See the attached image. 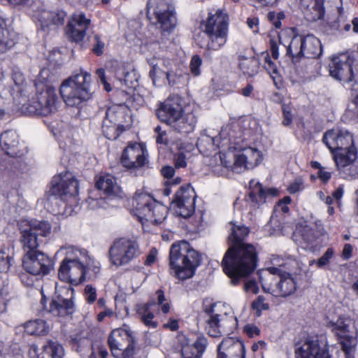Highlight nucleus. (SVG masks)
<instances>
[{
  "instance_id": "f257e3e1",
  "label": "nucleus",
  "mask_w": 358,
  "mask_h": 358,
  "mask_svg": "<svg viewBox=\"0 0 358 358\" xmlns=\"http://www.w3.org/2000/svg\"><path fill=\"white\" fill-rule=\"evenodd\" d=\"M325 323L337 337L346 358H352V354L357 346L358 337V331L353 320L342 316L334 308H331L326 314ZM295 357L330 358L325 347L321 346L317 339L312 338H306L296 345Z\"/></svg>"
},
{
  "instance_id": "f03ea898",
  "label": "nucleus",
  "mask_w": 358,
  "mask_h": 358,
  "mask_svg": "<svg viewBox=\"0 0 358 358\" xmlns=\"http://www.w3.org/2000/svg\"><path fill=\"white\" fill-rule=\"evenodd\" d=\"M229 238L232 245L226 252L222 264L224 273L236 285L241 278L254 271L257 266V253L254 245L243 242L249 234L248 227L231 222L229 224Z\"/></svg>"
},
{
  "instance_id": "7ed1b4c3",
  "label": "nucleus",
  "mask_w": 358,
  "mask_h": 358,
  "mask_svg": "<svg viewBox=\"0 0 358 358\" xmlns=\"http://www.w3.org/2000/svg\"><path fill=\"white\" fill-rule=\"evenodd\" d=\"M56 255L65 256L59 266L58 277L71 285H77L83 282L88 270L94 273L99 271L100 263L85 249L67 245L61 248Z\"/></svg>"
},
{
  "instance_id": "20e7f679",
  "label": "nucleus",
  "mask_w": 358,
  "mask_h": 358,
  "mask_svg": "<svg viewBox=\"0 0 358 358\" xmlns=\"http://www.w3.org/2000/svg\"><path fill=\"white\" fill-rule=\"evenodd\" d=\"M323 142L333 154L338 170L351 166L357 158L353 136L345 129L334 128L327 131L324 135Z\"/></svg>"
},
{
  "instance_id": "39448f33",
  "label": "nucleus",
  "mask_w": 358,
  "mask_h": 358,
  "mask_svg": "<svg viewBox=\"0 0 358 358\" xmlns=\"http://www.w3.org/2000/svg\"><path fill=\"white\" fill-rule=\"evenodd\" d=\"M171 273L179 280L192 278L201 263V256L187 241L172 244L169 252Z\"/></svg>"
},
{
  "instance_id": "423d86ee",
  "label": "nucleus",
  "mask_w": 358,
  "mask_h": 358,
  "mask_svg": "<svg viewBox=\"0 0 358 358\" xmlns=\"http://www.w3.org/2000/svg\"><path fill=\"white\" fill-rule=\"evenodd\" d=\"M281 44L287 47V52L294 62H299L302 57L315 58L322 53L320 41L313 35L306 36L295 35L292 29H285L279 34Z\"/></svg>"
},
{
  "instance_id": "0eeeda50",
  "label": "nucleus",
  "mask_w": 358,
  "mask_h": 358,
  "mask_svg": "<svg viewBox=\"0 0 358 358\" xmlns=\"http://www.w3.org/2000/svg\"><path fill=\"white\" fill-rule=\"evenodd\" d=\"M158 118L175 131L188 134L192 132L197 122L195 114L192 112L182 114V107L178 97L166 99L158 108Z\"/></svg>"
},
{
  "instance_id": "6e6552de",
  "label": "nucleus",
  "mask_w": 358,
  "mask_h": 358,
  "mask_svg": "<svg viewBox=\"0 0 358 358\" xmlns=\"http://www.w3.org/2000/svg\"><path fill=\"white\" fill-rule=\"evenodd\" d=\"M91 83V74L83 69L64 80L60 87V94L66 104L74 107L90 99L92 96Z\"/></svg>"
},
{
  "instance_id": "1a4fd4ad",
  "label": "nucleus",
  "mask_w": 358,
  "mask_h": 358,
  "mask_svg": "<svg viewBox=\"0 0 358 358\" xmlns=\"http://www.w3.org/2000/svg\"><path fill=\"white\" fill-rule=\"evenodd\" d=\"M259 278L264 292L275 296L286 297L296 289V284L290 273L275 267L259 271Z\"/></svg>"
},
{
  "instance_id": "9d476101",
  "label": "nucleus",
  "mask_w": 358,
  "mask_h": 358,
  "mask_svg": "<svg viewBox=\"0 0 358 358\" xmlns=\"http://www.w3.org/2000/svg\"><path fill=\"white\" fill-rule=\"evenodd\" d=\"M48 74V69L41 71L36 85L38 89L41 85H44V87H41V92L33 97L28 103L24 105L27 113L46 116L57 110L56 90L53 87L45 85Z\"/></svg>"
},
{
  "instance_id": "9b49d317",
  "label": "nucleus",
  "mask_w": 358,
  "mask_h": 358,
  "mask_svg": "<svg viewBox=\"0 0 358 358\" xmlns=\"http://www.w3.org/2000/svg\"><path fill=\"white\" fill-rule=\"evenodd\" d=\"M131 210L142 224L146 222L158 224L163 222L167 215V208L157 202L150 194L138 190L131 201Z\"/></svg>"
},
{
  "instance_id": "f8f14e48",
  "label": "nucleus",
  "mask_w": 358,
  "mask_h": 358,
  "mask_svg": "<svg viewBox=\"0 0 358 358\" xmlns=\"http://www.w3.org/2000/svg\"><path fill=\"white\" fill-rule=\"evenodd\" d=\"M221 164L234 172L240 173L246 169H252L259 166L264 159L262 151L256 146L245 147L234 152H219Z\"/></svg>"
},
{
  "instance_id": "ddd939ff",
  "label": "nucleus",
  "mask_w": 358,
  "mask_h": 358,
  "mask_svg": "<svg viewBox=\"0 0 358 358\" xmlns=\"http://www.w3.org/2000/svg\"><path fill=\"white\" fill-rule=\"evenodd\" d=\"M228 15L221 9L210 13L201 22V28L208 36L207 48L212 50L221 49L228 38Z\"/></svg>"
},
{
  "instance_id": "4468645a",
  "label": "nucleus",
  "mask_w": 358,
  "mask_h": 358,
  "mask_svg": "<svg viewBox=\"0 0 358 358\" xmlns=\"http://www.w3.org/2000/svg\"><path fill=\"white\" fill-rule=\"evenodd\" d=\"M150 66L149 77L155 86H162L168 83L173 85L180 83L183 77L181 65L166 58L152 57L147 59Z\"/></svg>"
},
{
  "instance_id": "2eb2a0df",
  "label": "nucleus",
  "mask_w": 358,
  "mask_h": 358,
  "mask_svg": "<svg viewBox=\"0 0 358 358\" xmlns=\"http://www.w3.org/2000/svg\"><path fill=\"white\" fill-rule=\"evenodd\" d=\"M50 192L59 199H56L57 203L62 201L63 205L73 206L77 203V196L78 194V184L72 173L66 171L59 175L55 176L51 182ZM73 209L71 206L69 209L64 211L59 210L58 213L71 215Z\"/></svg>"
},
{
  "instance_id": "dca6fc26",
  "label": "nucleus",
  "mask_w": 358,
  "mask_h": 358,
  "mask_svg": "<svg viewBox=\"0 0 358 358\" xmlns=\"http://www.w3.org/2000/svg\"><path fill=\"white\" fill-rule=\"evenodd\" d=\"M20 243L24 254L37 252L39 236L47 237L51 233V224L43 220H21L18 222Z\"/></svg>"
},
{
  "instance_id": "f3484780",
  "label": "nucleus",
  "mask_w": 358,
  "mask_h": 358,
  "mask_svg": "<svg viewBox=\"0 0 358 358\" xmlns=\"http://www.w3.org/2000/svg\"><path fill=\"white\" fill-rule=\"evenodd\" d=\"M139 255V246L134 238H118L113 242L109 250L110 262L117 267L128 264Z\"/></svg>"
},
{
  "instance_id": "a211bd4d",
  "label": "nucleus",
  "mask_w": 358,
  "mask_h": 358,
  "mask_svg": "<svg viewBox=\"0 0 358 358\" xmlns=\"http://www.w3.org/2000/svg\"><path fill=\"white\" fill-rule=\"evenodd\" d=\"M147 15L156 19L160 29L164 31L171 30L176 24L175 8L171 0H150L147 4Z\"/></svg>"
},
{
  "instance_id": "6ab92c4d",
  "label": "nucleus",
  "mask_w": 358,
  "mask_h": 358,
  "mask_svg": "<svg viewBox=\"0 0 358 358\" xmlns=\"http://www.w3.org/2000/svg\"><path fill=\"white\" fill-rule=\"evenodd\" d=\"M33 17L38 29L44 31L55 29L64 24L66 13L63 10H50L41 2L31 5Z\"/></svg>"
},
{
  "instance_id": "aec40b11",
  "label": "nucleus",
  "mask_w": 358,
  "mask_h": 358,
  "mask_svg": "<svg viewBox=\"0 0 358 358\" xmlns=\"http://www.w3.org/2000/svg\"><path fill=\"white\" fill-rule=\"evenodd\" d=\"M55 296L52 299L50 312L55 316L64 317L73 312V289L70 285H56Z\"/></svg>"
},
{
  "instance_id": "412c9836",
  "label": "nucleus",
  "mask_w": 358,
  "mask_h": 358,
  "mask_svg": "<svg viewBox=\"0 0 358 358\" xmlns=\"http://www.w3.org/2000/svg\"><path fill=\"white\" fill-rule=\"evenodd\" d=\"M22 266L29 273L35 275H45L52 269L53 264L48 255L37 251L24 254Z\"/></svg>"
},
{
  "instance_id": "4be33fe9",
  "label": "nucleus",
  "mask_w": 358,
  "mask_h": 358,
  "mask_svg": "<svg viewBox=\"0 0 358 358\" xmlns=\"http://www.w3.org/2000/svg\"><path fill=\"white\" fill-rule=\"evenodd\" d=\"M195 192L189 185L181 186L173 201L176 213L183 217H190L194 212Z\"/></svg>"
},
{
  "instance_id": "5701e85b",
  "label": "nucleus",
  "mask_w": 358,
  "mask_h": 358,
  "mask_svg": "<svg viewBox=\"0 0 358 358\" xmlns=\"http://www.w3.org/2000/svg\"><path fill=\"white\" fill-rule=\"evenodd\" d=\"M147 155V150L143 144L130 143L124 149L120 162L127 169H137L148 163Z\"/></svg>"
},
{
  "instance_id": "b1692460",
  "label": "nucleus",
  "mask_w": 358,
  "mask_h": 358,
  "mask_svg": "<svg viewBox=\"0 0 358 358\" xmlns=\"http://www.w3.org/2000/svg\"><path fill=\"white\" fill-rule=\"evenodd\" d=\"M220 141L222 147L227 146L232 148V145L237 143L235 139L234 131L227 127L221 130L219 136L216 138L202 134L197 141V146L200 152L205 153L209 150H215L216 147H220L217 144Z\"/></svg>"
},
{
  "instance_id": "393cba45",
  "label": "nucleus",
  "mask_w": 358,
  "mask_h": 358,
  "mask_svg": "<svg viewBox=\"0 0 358 358\" xmlns=\"http://www.w3.org/2000/svg\"><path fill=\"white\" fill-rule=\"evenodd\" d=\"M352 60L348 54H341L332 58L329 64V73L334 79L349 83L353 79Z\"/></svg>"
},
{
  "instance_id": "a878e982",
  "label": "nucleus",
  "mask_w": 358,
  "mask_h": 358,
  "mask_svg": "<svg viewBox=\"0 0 358 358\" xmlns=\"http://www.w3.org/2000/svg\"><path fill=\"white\" fill-rule=\"evenodd\" d=\"M180 342L183 358H201L208 345L207 338L203 334L198 335L194 342L185 336H182Z\"/></svg>"
},
{
  "instance_id": "bb28decb",
  "label": "nucleus",
  "mask_w": 358,
  "mask_h": 358,
  "mask_svg": "<svg viewBox=\"0 0 358 358\" xmlns=\"http://www.w3.org/2000/svg\"><path fill=\"white\" fill-rule=\"evenodd\" d=\"M90 23V20L84 13L81 12L74 13L69 21L66 30L71 40L76 43L82 41L85 37Z\"/></svg>"
},
{
  "instance_id": "cd10ccee",
  "label": "nucleus",
  "mask_w": 358,
  "mask_h": 358,
  "mask_svg": "<svg viewBox=\"0 0 358 358\" xmlns=\"http://www.w3.org/2000/svg\"><path fill=\"white\" fill-rule=\"evenodd\" d=\"M216 358H245L243 343L234 338H225L219 344Z\"/></svg>"
},
{
  "instance_id": "c85d7f7f",
  "label": "nucleus",
  "mask_w": 358,
  "mask_h": 358,
  "mask_svg": "<svg viewBox=\"0 0 358 358\" xmlns=\"http://www.w3.org/2000/svg\"><path fill=\"white\" fill-rule=\"evenodd\" d=\"M64 355V347L55 341H49L42 349L31 345L29 350L30 358H63Z\"/></svg>"
},
{
  "instance_id": "c756f323",
  "label": "nucleus",
  "mask_w": 358,
  "mask_h": 358,
  "mask_svg": "<svg viewBox=\"0 0 358 358\" xmlns=\"http://www.w3.org/2000/svg\"><path fill=\"white\" fill-rule=\"evenodd\" d=\"M250 189L248 201L255 208L264 203L267 198L275 197L278 195L277 189L268 188L264 189L262 185L255 180L250 181Z\"/></svg>"
},
{
  "instance_id": "7c9ffc66",
  "label": "nucleus",
  "mask_w": 358,
  "mask_h": 358,
  "mask_svg": "<svg viewBox=\"0 0 358 358\" xmlns=\"http://www.w3.org/2000/svg\"><path fill=\"white\" fill-rule=\"evenodd\" d=\"M0 145L2 149L10 156L20 157L23 155L27 150L23 149L19 142V138L17 133L14 131H6L0 136Z\"/></svg>"
},
{
  "instance_id": "2f4dec72",
  "label": "nucleus",
  "mask_w": 358,
  "mask_h": 358,
  "mask_svg": "<svg viewBox=\"0 0 358 358\" xmlns=\"http://www.w3.org/2000/svg\"><path fill=\"white\" fill-rule=\"evenodd\" d=\"M111 71L114 73L116 78L127 88L136 87L138 78L134 71H129L126 65L117 61L111 62Z\"/></svg>"
},
{
  "instance_id": "473e14b6",
  "label": "nucleus",
  "mask_w": 358,
  "mask_h": 358,
  "mask_svg": "<svg viewBox=\"0 0 358 358\" xmlns=\"http://www.w3.org/2000/svg\"><path fill=\"white\" fill-rule=\"evenodd\" d=\"M155 304L154 301H150L145 303L138 304L136 307V313L141 321L149 328L157 327V322L154 320L155 315L152 311V307Z\"/></svg>"
},
{
  "instance_id": "72a5a7b5",
  "label": "nucleus",
  "mask_w": 358,
  "mask_h": 358,
  "mask_svg": "<svg viewBox=\"0 0 358 358\" xmlns=\"http://www.w3.org/2000/svg\"><path fill=\"white\" fill-rule=\"evenodd\" d=\"M96 187L108 195L119 196L121 193V188L117 185L116 178L109 174L100 176L96 182Z\"/></svg>"
},
{
  "instance_id": "f704fd0d",
  "label": "nucleus",
  "mask_w": 358,
  "mask_h": 358,
  "mask_svg": "<svg viewBox=\"0 0 358 358\" xmlns=\"http://www.w3.org/2000/svg\"><path fill=\"white\" fill-rule=\"evenodd\" d=\"M203 309L208 316L222 319V322L231 310L230 307L224 303H213L208 300L203 301Z\"/></svg>"
},
{
  "instance_id": "c9c22d12",
  "label": "nucleus",
  "mask_w": 358,
  "mask_h": 358,
  "mask_svg": "<svg viewBox=\"0 0 358 358\" xmlns=\"http://www.w3.org/2000/svg\"><path fill=\"white\" fill-rule=\"evenodd\" d=\"M24 331L29 335L45 336L50 331V324L44 320L36 319L29 320L23 324Z\"/></svg>"
},
{
  "instance_id": "e433bc0d",
  "label": "nucleus",
  "mask_w": 358,
  "mask_h": 358,
  "mask_svg": "<svg viewBox=\"0 0 358 358\" xmlns=\"http://www.w3.org/2000/svg\"><path fill=\"white\" fill-rule=\"evenodd\" d=\"M127 108L123 105H113L106 111L104 120H110L112 122H116L124 124L127 119Z\"/></svg>"
},
{
  "instance_id": "4c0bfd02",
  "label": "nucleus",
  "mask_w": 358,
  "mask_h": 358,
  "mask_svg": "<svg viewBox=\"0 0 358 358\" xmlns=\"http://www.w3.org/2000/svg\"><path fill=\"white\" fill-rule=\"evenodd\" d=\"M125 129L124 124L112 122L110 120H103L102 132L103 134L109 140H115L120 134Z\"/></svg>"
},
{
  "instance_id": "58836bf2",
  "label": "nucleus",
  "mask_w": 358,
  "mask_h": 358,
  "mask_svg": "<svg viewBox=\"0 0 358 358\" xmlns=\"http://www.w3.org/2000/svg\"><path fill=\"white\" fill-rule=\"evenodd\" d=\"M259 64V61L255 57H242L239 59V69L249 77L254 76L258 73Z\"/></svg>"
},
{
  "instance_id": "ea45409f",
  "label": "nucleus",
  "mask_w": 358,
  "mask_h": 358,
  "mask_svg": "<svg viewBox=\"0 0 358 358\" xmlns=\"http://www.w3.org/2000/svg\"><path fill=\"white\" fill-rule=\"evenodd\" d=\"M97 346L101 345L99 343L93 345L90 339L84 338L77 342L73 347L83 356L96 358Z\"/></svg>"
},
{
  "instance_id": "a19ab883",
  "label": "nucleus",
  "mask_w": 358,
  "mask_h": 358,
  "mask_svg": "<svg viewBox=\"0 0 358 358\" xmlns=\"http://www.w3.org/2000/svg\"><path fill=\"white\" fill-rule=\"evenodd\" d=\"M4 22H0V54L10 50L15 44V35L10 33L3 27Z\"/></svg>"
},
{
  "instance_id": "79ce46f5",
  "label": "nucleus",
  "mask_w": 358,
  "mask_h": 358,
  "mask_svg": "<svg viewBox=\"0 0 358 358\" xmlns=\"http://www.w3.org/2000/svg\"><path fill=\"white\" fill-rule=\"evenodd\" d=\"M311 8L313 11L310 10V14L306 11V16L308 20L315 21L321 19L324 14V0H314L312 3Z\"/></svg>"
},
{
  "instance_id": "37998d69",
  "label": "nucleus",
  "mask_w": 358,
  "mask_h": 358,
  "mask_svg": "<svg viewBox=\"0 0 358 358\" xmlns=\"http://www.w3.org/2000/svg\"><path fill=\"white\" fill-rule=\"evenodd\" d=\"M206 331L209 336L212 337H220L222 335V331L220 329L222 327V319L215 318L211 316H208L207 320Z\"/></svg>"
},
{
  "instance_id": "c03bdc74",
  "label": "nucleus",
  "mask_w": 358,
  "mask_h": 358,
  "mask_svg": "<svg viewBox=\"0 0 358 358\" xmlns=\"http://www.w3.org/2000/svg\"><path fill=\"white\" fill-rule=\"evenodd\" d=\"M155 296L156 297L151 300L155 302V304L152 306L157 307L159 312H162L164 314L169 313L171 310V304L166 299L164 292L159 289L156 292Z\"/></svg>"
},
{
  "instance_id": "a18cd8bd",
  "label": "nucleus",
  "mask_w": 358,
  "mask_h": 358,
  "mask_svg": "<svg viewBox=\"0 0 358 358\" xmlns=\"http://www.w3.org/2000/svg\"><path fill=\"white\" fill-rule=\"evenodd\" d=\"M13 257L5 249H0V272L7 273L12 266Z\"/></svg>"
},
{
  "instance_id": "49530a36",
  "label": "nucleus",
  "mask_w": 358,
  "mask_h": 358,
  "mask_svg": "<svg viewBox=\"0 0 358 358\" xmlns=\"http://www.w3.org/2000/svg\"><path fill=\"white\" fill-rule=\"evenodd\" d=\"M267 18L276 29H278L281 27V20L285 18V14L283 11H270L267 14Z\"/></svg>"
},
{
  "instance_id": "de8ad7c7",
  "label": "nucleus",
  "mask_w": 358,
  "mask_h": 358,
  "mask_svg": "<svg viewBox=\"0 0 358 358\" xmlns=\"http://www.w3.org/2000/svg\"><path fill=\"white\" fill-rule=\"evenodd\" d=\"M334 256V250L333 248H328L324 255L316 262L317 268H323L327 266Z\"/></svg>"
},
{
  "instance_id": "09e8293b",
  "label": "nucleus",
  "mask_w": 358,
  "mask_h": 358,
  "mask_svg": "<svg viewBox=\"0 0 358 358\" xmlns=\"http://www.w3.org/2000/svg\"><path fill=\"white\" fill-rule=\"evenodd\" d=\"M201 64H202V59L200 57H199L198 55H194L192 57L191 62H190L189 68H190L191 73L194 76H198L200 75V73H201L200 67H201Z\"/></svg>"
},
{
  "instance_id": "8fccbe9b",
  "label": "nucleus",
  "mask_w": 358,
  "mask_h": 358,
  "mask_svg": "<svg viewBox=\"0 0 358 358\" xmlns=\"http://www.w3.org/2000/svg\"><path fill=\"white\" fill-rule=\"evenodd\" d=\"M264 68L273 79H275L278 76L277 66L268 55L265 57Z\"/></svg>"
},
{
  "instance_id": "3c124183",
  "label": "nucleus",
  "mask_w": 358,
  "mask_h": 358,
  "mask_svg": "<svg viewBox=\"0 0 358 358\" xmlns=\"http://www.w3.org/2000/svg\"><path fill=\"white\" fill-rule=\"evenodd\" d=\"M252 307L257 311V315L259 316L262 310H266L269 308V305L264 301L262 296H259L256 301L252 302Z\"/></svg>"
},
{
  "instance_id": "603ef678",
  "label": "nucleus",
  "mask_w": 358,
  "mask_h": 358,
  "mask_svg": "<svg viewBox=\"0 0 358 358\" xmlns=\"http://www.w3.org/2000/svg\"><path fill=\"white\" fill-rule=\"evenodd\" d=\"M96 74L97 75L101 83L103 85L105 90L107 92H110L112 90V87H111L110 83H108V81H107L106 74H105V70L102 68L98 69L96 71Z\"/></svg>"
},
{
  "instance_id": "864d4df0",
  "label": "nucleus",
  "mask_w": 358,
  "mask_h": 358,
  "mask_svg": "<svg viewBox=\"0 0 358 358\" xmlns=\"http://www.w3.org/2000/svg\"><path fill=\"white\" fill-rule=\"evenodd\" d=\"M314 166L320 169L318 171V177L322 181L327 182L331 178V173L330 171H327L324 168H321L319 163L315 162Z\"/></svg>"
},
{
  "instance_id": "5fc2aeb1",
  "label": "nucleus",
  "mask_w": 358,
  "mask_h": 358,
  "mask_svg": "<svg viewBox=\"0 0 358 358\" xmlns=\"http://www.w3.org/2000/svg\"><path fill=\"white\" fill-rule=\"evenodd\" d=\"M86 300L92 303L96 299V292L95 288L91 285H87L85 289Z\"/></svg>"
},
{
  "instance_id": "6e6d98bb",
  "label": "nucleus",
  "mask_w": 358,
  "mask_h": 358,
  "mask_svg": "<svg viewBox=\"0 0 358 358\" xmlns=\"http://www.w3.org/2000/svg\"><path fill=\"white\" fill-rule=\"evenodd\" d=\"M160 334L157 332L146 335V343L150 345L157 346L160 343Z\"/></svg>"
},
{
  "instance_id": "4d7b16f0",
  "label": "nucleus",
  "mask_w": 358,
  "mask_h": 358,
  "mask_svg": "<svg viewBox=\"0 0 358 358\" xmlns=\"http://www.w3.org/2000/svg\"><path fill=\"white\" fill-rule=\"evenodd\" d=\"M244 332L249 337H254L259 335L260 330L255 324H248L244 327Z\"/></svg>"
},
{
  "instance_id": "13d9d810",
  "label": "nucleus",
  "mask_w": 358,
  "mask_h": 358,
  "mask_svg": "<svg viewBox=\"0 0 358 358\" xmlns=\"http://www.w3.org/2000/svg\"><path fill=\"white\" fill-rule=\"evenodd\" d=\"M244 290L248 293L257 294L259 291V287L256 281L250 280L245 282Z\"/></svg>"
},
{
  "instance_id": "bf43d9fd",
  "label": "nucleus",
  "mask_w": 358,
  "mask_h": 358,
  "mask_svg": "<svg viewBox=\"0 0 358 358\" xmlns=\"http://www.w3.org/2000/svg\"><path fill=\"white\" fill-rule=\"evenodd\" d=\"M155 133L157 134V136L156 138V142L157 144H166L167 138H166V132L164 131H162V128L159 126H157L155 129Z\"/></svg>"
},
{
  "instance_id": "052dcab7",
  "label": "nucleus",
  "mask_w": 358,
  "mask_h": 358,
  "mask_svg": "<svg viewBox=\"0 0 358 358\" xmlns=\"http://www.w3.org/2000/svg\"><path fill=\"white\" fill-rule=\"evenodd\" d=\"M303 189V181L301 179H296L288 187V191L291 194H295Z\"/></svg>"
},
{
  "instance_id": "680f3d73",
  "label": "nucleus",
  "mask_w": 358,
  "mask_h": 358,
  "mask_svg": "<svg viewBox=\"0 0 358 358\" xmlns=\"http://www.w3.org/2000/svg\"><path fill=\"white\" fill-rule=\"evenodd\" d=\"M187 156L184 152H180L178 154L176 158V167L184 168L187 165L186 162Z\"/></svg>"
},
{
  "instance_id": "e2e57ef3",
  "label": "nucleus",
  "mask_w": 358,
  "mask_h": 358,
  "mask_svg": "<svg viewBox=\"0 0 358 358\" xmlns=\"http://www.w3.org/2000/svg\"><path fill=\"white\" fill-rule=\"evenodd\" d=\"M94 39L96 45L93 48V51L96 55H101L103 52L104 43L101 41L98 36H95Z\"/></svg>"
},
{
  "instance_id": "0e129e2a",
  "label": "nucleus",
  "mask_w": 358,
  "mask_h": 358,
  "mask_svg": "<svg viewBox=\"0 0 358 358\" xmlns=\"http://www.w3.org/2000/svg\"><path fill=\"white\" fill-rule=\"evenodd\" d=\"M157 250L155 248H152L146 257L145 264L150 266L154 264L157 259Z\"/></svg>"
},
{
  "instance_id": "69168bd1",
  "label": "nucleus",
  "mask_w": 358,
  "mask_h": 358,
  "mask_svg": "<svg viewBox=\"0 0 358 358\" xmlns=\"http://www.w3.org/2000/svg\"><path fill=\"white\" fill-rule=\"evenodd\" d=\"M266 349L267 343L264 341H259L254 343L252 346V350L253 352H259L261 354H263Z\"/></svg>"
},
{
  "instance_id": "338daca9",
  "label": "nucleus",
  "mask_w": 358,
  "mask_h": 358,
  "mask_svg": "<svg viewBox=\"0 0 358 358\" xmlns=\"http://www.w3.org/2000/svg\"><path fill=\"white\" fill-rule=\"evenodd\" d=\"M165 329H169L171 331H176L178 329V320L173 318H170L169 321L164 324Z\"/></svg>"
},
{
  "instance_id": "774afa93",
  "label": "nucleus",
  "mask_w": 358,
  "mask_h": 358,
  "mask_svg": "<svg viewBox=\"0 0 358 358\" xmlns=\"http://www.w3.org/2000/svg\"><path fill=\"white\" fill-rule=\"evenodd\" d=\"M301 236L306 242H311L315 238L313 231L310 228H305L304 231L301 232Z\"/></svg>"
}]
</instances>
